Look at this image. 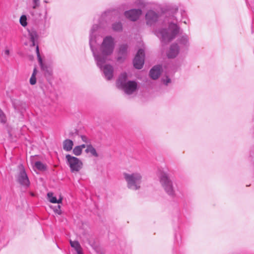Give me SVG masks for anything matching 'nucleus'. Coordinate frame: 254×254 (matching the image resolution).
<instances>
[{"mask_svg": "<svg viewBox=\"0 0 254 254\" xmlns=\"http://www.w3.org/2000/svg\"><path fill=\"white\" fill-rule=\"evenodd\" d=\"M98 28L97 24L92 26L90 32L89 45L96 63L100 64L103 60H111L110 56L113 53L115 43L113 37L107 36L104 38L99 49L96 48V32Z\"/></svg>", "mask_w": 254, "mask_h": 254, "instance_id": "nucleus-1", "label": "nucleus"}, {"mask_svg": "<svg viewBox=\"0 0 254 254\" xmlns=\"http://www.w3.org/2000/svg\"><path fill=\"white\" fill-rule=\"evenodd\" d=\"M181 15L182 18L185 16L184 11H181ZM173 20L176 21L170 22L168 28H161L155 31V35L159 38L162 42H168L175 38L180 32V28L178 25L177 22L182 21L183 18L179 19L177 16H173Z\"/></svg>", "mask_w": 254, "mask_h": 254, "instance_id": "nucleus-2", "label": "nucleus"}, {"mask_svg": "<svg viewBox=\"0 0 254 254\" xmlns=\"http://www.w3.org/2000/svg\"><path fill=\"white\" fill-rule=\"evenodd\" d=\"M123 176L128 189L132 190L140 189L142 182V175L140 172L124 173Z\"/></svg>", "mask_w": 254, "mask_h": 254, "instance_id": "nucleus-3", "label": "nucleus"}, {"mask_svg": "<svg viewBox=\"0 0 254 254\" xmlns=\"http://www.w3.org/2000/svg\"><path fill=\"white\" fill-rule=\"evenodd\" d=\"M116 84L118 88L123 89L128 95H130L135 92L137 86L135 81L127 80V74L125 72L120 75Z\"/></svg>", "mask_w": 254, "mask_h": 254, "instance_id": "nucleus-4", "label": "nucleus"}, {"mask_svg": "<svg viewBox=\"0 0 254 254\" xmlns=\"http://www.w3.org/2000/svg\"><path fill=\"white\" fill-rule=\"evenodd\" d=\"M158 176L160 183L165 192L171 197H174L175 190L173 182L169 177L168 174L163 171L158 172Z\"/></svg>", "mask_w": 254, "mask_h": 254, "instance_id": "nucleus-5", "label": "nucleus"}, {"mask_svg": "<svg viewBox=\"0 0 254 254\" xmlns=\"http://www.w3.org/2000/svg\"><path fill=\"white\" fill-rule=\"evenodd\" d=\"M108 61L109 60H103L101 61L100 64H98L97 63H96L97 66L102 72L103 75L105 79L107 80H110L113 77L114 68L111 64H106Z\"/></svg>", "mask_w": 254, "mask_h": 254, "instance_id": "nucleus-6", "label": "nucleus"}, {"mask_svg": "<svg viewBox=\"0 0 254 254\" xmlns=\"http://www.w3.org/2000/svg\"><path fill=\"white\" fill-rule=\"evenodd\" d=\"M65 158L71 172H77L82 168L83 163L79 159L69 154L66 155Z\"/></svg>", "mask_w": 254, "mask_h": 254, "instance_id": "nucleus-7", "label": "nucleus"}, {"mask_svg": "<svg viewBox=\"0 0 254 254\" xmlns=\"http://www.w3.org/2000/svg\"><path fill=\"white\" fill-rule=\"evenodd\" d=\"M18 173L16 177L18 182L22 186L28 187L30 185V181L23 166L18 165Z\"/></svg>", "mask_w": 254, "mask_h": 254, "instance_id": "nucleus-8", "label": "nucleus"}, {"mask_svg": "<svg viewBox=\"0 0 254 254\" xmlns=\"http://www.w3.org/2000/svg\"><path fill=\"white\" fill-rule=\"evenodd\" d=\"M145 18L146 25L151 26L158 21L159 14L153 10H149L146 12Z\"/></svg>", "mask_w": 254, "mask_h": 254, "instance_id": "nucleus-9", "label": "nucleus"}, {"mask_svg": "<svg viewBox=\"0 0 254 254\" xmlns=\"http://www.w3.org/2000/svg\"><path fill=\"white\" fill-rule=\"evenodd\" d=\"M177 44H178L179 48L182 50V53H185L190 46V37L186 34L183 35L177 40Z\"/></svg>", "mask_w": 254, "mask_h": 254, "instance_id": "nucleus-10", "label": "nucleus"}, {"mask_svg": "<svg viewBox=\"0 0 254 254\" xmlns=\"http://www.w3.org/2000/svg\"><path fill=\"white\" fill-rule=\"evenodd\" d=\"M144 50L139 49L133 60V63L134 66L137 69H141L144 63Z\"/></svg>", "mask_w": 254, "mask_h": 254, "instance_id": "nucleus-11", "label": "nucleus"}, {"mask_svg": "<svg viewBox=\"0 0 254 254\" xmlns=\"http://www.w3.org/2000/svg\"><path fill=\"white\" fill-rule=\"evenodd\" d=\"M141 9H131L129 10L126 11L124 15L126 18L129 19L132 21H136L142 14Z\"/></svg>", "mask_w": 254, "mask_h": 254, "instance_id": "nucleus-12", "label": "nucleus"}, {"mask_svg": "<svg viewBox=\"0 0 254 254\" xmlns=\"http://www.w3.org/2000/svg\"><path fill=\"white\" fill-rule=\"evenodd\" d=\"M180 53H183L179 48L178 44L174 43L171 45L166 54L168 58L173 59L176 58Z\"/></svg>", "mask_w": 254, "mask_h": 254, "instance_id": "nucleus-13", "label": "nucleus"}, {"mask_svg": "<svg viewBox=\"0 0 254 254\" xmlns=\"http://www.w3.org/2000/svg\"><path fill=\"white\" fill-rule=\"evenodd\" d=\"M36 54L37 56L39 63L41 66V69L44 71L46 76H51L52 74V71L50 68L45 67L43 63L42 59L40 56L39 49L38 46H37L36 48Z\"/></svg>", "mask_w": 254, "mask_h": 254, "instance_id": "nucleus-14", "label": "nucleus"}, {"mask_svg": "<svg viewBox=\"0 0 254 254\" xmlns=\"http://www.w3.org/2000/svg\"><path fill=\"white\" fill-rule=\"evenodd\" d=\"M161 66L160 65L154 66L150 70L149 75L150 77L154 80L157 79L161 74Z\"/></svg>", "mask_w": 254, "mask_h": 254, "instance_id": "nucleus-15", "label": "nucleus"}, {"mask_svg": "<svg viewBox=\"0 0 254 254\" xmlns=\"http://www.w3.org/2000/svg\"><path fill=\"white\" fill-rule=\"evenodd\" d=\"M127 45L123 44L120 46L119 55L118 58V61H121L122 59L124 58L127 53Z\"/></svg>", "mask_w": 254, "mask_h": 254, "instance_id": "nucleus-16", "label": "nucleus"}, {"mask_svg": "<svg viewBox=\"0 0 254 254\" xmlns=\"http://www.w3.org/2000/svg\"><path fill=\"white\" fill-rule=\"evenodd\" d=\"M29 36L30 37V41L32 42L31 46H38L36 43L38 39L37 32L34 30L29 31Z\"/></svg>", "mask_w": 254, "mask_h": 254, "instance_id": "nucleus-17", "label": "nucleus"}, {"mask_svg": "<svg viewBox=\"0 0 254 254\" xmlns=\"http://www.w3.org/2000/svg\"><path fill=\"white\" fill-rule=\"evenodd\" d=\"M73 146V142L69 139L64 140L63 142V149L66 151H71Z\"/></svg>", "mask_w": 254, "mask_h": 254, "instance_id": "nucleus-18", "label": "nucleus"}, {"mask_svg": "<svg viewBox=\"0 0 254 254\" xmlns=\"http://www.w3.org/2000/svg\"><path fill=\"white\" fill-rule=\"evenodd\" d=\"M85 151L86 153H90L93 157H98L99 156L95 148L91 144H87Z\"/></svg>", "mask_w": 254, "mask_h": 254, "instance_id": "nucleus-19", "label": "nucleus"}, {"mask_svg": "<svg viewBox=\"0 0 254 254\" xmlns=\"http://www.w3.org/2000/svg\"><path fill=\"white\" fill-rule=\"evenodd\" d=\"M47 196L49 201L51 203L58 204L62 203V197H60L59 199H57L56 197L53 195V193L52 192H48L47 194Z\"/></svg>", "mask_w": 254, "mask_h": 254, "instance_id": "nucleus-20", "label": "nucleus"}, {"mask_svg": "<svg viewBox=\"0 0 254 254\" xmlns=\"http://www.w3.org/2000/svg\"><path fill=\"white\" fill-rule=\"evenodd\" d=\"M37 73V70L36 67L34 68L32 74L30 78V83L31 85H35L36 83V75Z\"/></svg>", "mask_w": 254, "mask_h": 254, "instance_id": "nucleus-21", "label": "nucleus"}, {"mask_svg": "<svg viewBox=\"0 0 254 254\" xmlns=\"http://www.w3.org/2000/svg\"><path fill=\"white\" fill-rule=\"evenodd\" d=\"M34 167L40 171H44L46 169V166L40 161L36 162Z\"/></svg>", "mask_w": 254, "mask_h": 254, "instance_id": "nucleus-22", "label": "nucleus"}, {"mask_svg": "<svg viewBox=\"0 0 254 254\" xmlns=\"http://www.w3.org/2000/svg\"><path fill=\"white\" fill-rule=\"evenodd\" d=\"M134 5L140 8H144L146 6V2L144 0H135Z\"/></svg>", "mask_w": 254, "mask_h": 254, "instance_id": "nucleus-23", "label": "nucleus"}, {"mask_svg": "<svg viewBox=\"0 0 254 254\" xmlns=\"http://www.w3.org/2000/svg\"><path fill=\"white\" fill-rule=\"evenodd\" d=\"M112 29L115 31H121L122 30V24L120 22H116L113 24Z\"/></svg>", "mask_w": 254, "mask_h": 254, "instance_id": "nucleus-24", "label": "nucleus"}, {"mask_svg": "<svg viewBox=\"0 0 254 254\" xmlns=\"http://www.w3.org/2000/svg\"><path fill=\"white\" fill-rule=\"evenodd\" d=\"M70 244L71 247L73 248L75 251L78 250L81 248L80 244L77 241L70 240Z\"/></svg>", "mask_w": 254, "mask_h": 254, "instance_id": "nucleus-25", "label": "nucleus"}, {"mask_svg": "<svg viewBox=\"0 0 254 254\" xmlns=\"http://www.w3.org/2000/svg\"><path fill=\"white\" fill-rule=\"evenodd\" d=\"M82 150L78 146H75L73 149V153L76 156H79L81 154Z\"/></svg>", "mask_w": 254, "mask_h": 254, "instance_id": "nucleus-26", "label": "nucleus"}, {"mask_svg": "<svg viewBox=\"0 0 254 254\" xmlns=\"http://www.w3.org/2000/svg\"><path fill=\"white\" fill-rule=\"evenodd\" d=\"M20 23L21 25L24 27L27 25V17L25 15H22L20 18Z\"/></svg>", "mask_w": 254, "mask_h": 254, "instance_id": "nucleus-27", "label": "nucleus"}, {"mask_svg": "<svg viewBox=\"0 0 254 254\" xmlns=\"http://www.w3.org/2000/svg\"><path fill=\"white\" fill-rule=\"evenodd\" d=\"M162 81L165 85H168L171 83V79L167 76L162 78Z\"/></svg>", "mask_w": 254, "mask_h": 254, "instance_id": "nucleus-28", "label": "nucleus"}, {"mask_svg": "<svg viewBox=\"0 0 254 254\" xmlns=\"http://www.w3.org/2000/svg\"><path fill=\"white\" fill-rule=\"evenodd\" d=\"M6 122V118L2 112V111L0 109V123H4Z\"/></svg>", "mask_w": 254, "mask_h": 254, "instance_id": "nucleus-29", "label": "nucleus"}, {"mask_svg": "<svg viewBox=\"0 0 254 254\" xmlns=\"http://www.w3.org/2000/svg\"><path fill=\"white\" fill-rule=\"evenodd\" d=\"M54 211L59 214L60 215L62 214V210L61 209V205H58L57 206H56L53 208Z\"/></svg>", "mask_w": 254, "mask_h": 254, "instance_id": "nucleus-30", "label": "nucleus"}, {"mask_svg": "<svg viewBox=\"0 0 254 254\" xmlns=\"http://www.w3.org/2000/svg\"><path fill=\"white\" fill-rule=\"evenodd\" d=\"M33 8H36L40 5V0H33Z\"/></svg>", "mask_w": 254, "mask_h": 254, "instance_id": "nucleus-31", "label": "nucleus"}, {"mask_svg": "<svg viewBox=\"0 0 254 254\" xmlns=\"http://www.w3.org/2000/svg\"><path fill=\"white\" fill-rule=\"evenodd\" d=\"M81 139H82V140L83 142H85V143H86L91 144V143H90L91 142H90V139H88V138L86 136H85V135H82V136H81Z\"/></svg>", "mask_w": 254, "mask_h": 254, "instance_id": "nucleus-32", "label": "nucleus"}, {"mask_svg": "<svg viewBox=\"0 0 254 254\" xmlns=\"http://www.w3.org/2000/svg\"><path fill=\"white\" fill-rule=\"evenodd\" d=\"M86 145H85V144H82L80 145H78V146L80 147L81 149L82 150L83 148L86 147Z\"/></svg>", "mask_w": 254, "mask_h": 254, "instance_id": "nucleus-33", "label": "nucleus"}, {"mask_svg": "<svg viewBox=\"0 0 254 254\" xmlns=\"http://www.w3.org/2000/svg\"><path fill=\"white\" fill-rule=\"evenodd\" d=\"M77 254H83L82 251H81V248L80 249H79L78 250H76Z\"/></svg>", "mask_w": 254, "mask_h": 254, "instance_id": "nucleus-34", "label": "nucleus"}, {"mask_svg": "<svg viewBox=\"0 0 254 254\" xmlns=\"http://www.w3.org/2000/svg\"><path fill=\"white\" fill-rule=\"evenodd\" d=\"M4 54L7 55V56H8L9 54V50H5L4 51Z\"/></svg>", "mask_w": 254, "mask_h": 254, "instance_id": "nucleus-35", "label": "nucleus"}, {"mask_svg": "<svg viewBox=\"0 0 254 254\" xmlns=\"http://www.w3.org/2000/svg\"><path fill=\"white\" fill-rule=\"evenodd\" d=\"M183 22H184V23H185V24H186V23H187V22H186V21H183Z\"/></svg>", "mask_w": 254, "mask_h": 254, "instance_id": "nucleus-36", "label": "nucleus"}]
</instances>
